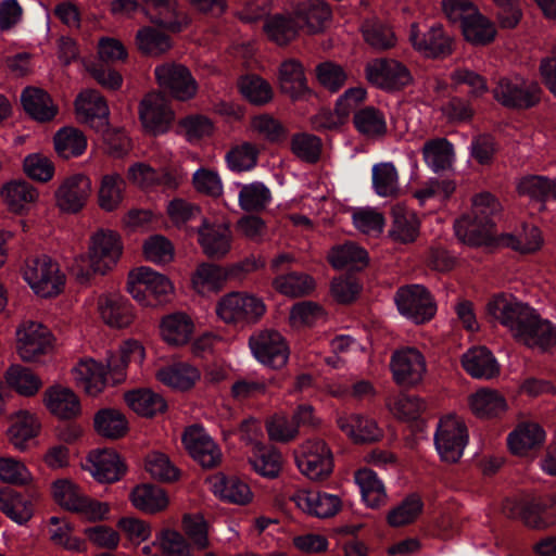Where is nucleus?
<instances>
[{"mask_svg": "<svg viewBox=\"0 0 556 556\" xmlns=\"http://www.w3.org/2000/svg\"><path fill=\"white\" fill-rule=\"evenodd\" d=\"M355 482L357 483L362 498L368 507L376 508L387 502V492L382 480L377 473L368 468L356 471Z\"/></svg>", "mask_w": 556, "mask_h": 556, "instance_id": "obj_47", "label": "nucleus"}, {"mask_svg": "<svg viewBox=\"0 0 556 556\" xmlns=\"http://www.w3.org/2000/svg\"><path fill=\"white\" fill-rule=\"evenodd\" d=\"M464 369L473 378L491 379L500 371V366L492 352L484 346H475L462 356Z\"/></svg>", "mask_w": 556, "mask_h": 556, "instance_id": "obj_34", "label": "nucleus"}, {"mask_svg": "<svg viewBox=\"0 0 556 556\" xmlns=\"http://www.w3.org/2000/svg\"><path fill=\"white\" fill-rule=\"evenodd\" d=\"M274 288L281 294L298 298L309 294L315 289V280L304 273H289L276 277Z\"/></svg>", "mask_w": 556, "mask_h": 556, "instance_id": "obj_57", "label": "nucleus"}, {"mask_svg": "<svg viewBox=\"0 0 556 556\" xmlns=\"http://www.w3.org/2000/svg\"><path fill=\"white\" fill-rule=\"evenodd\" d=\"M139 117L143 128L157 136L169 130L174 121V112L165 96L160 92H152L141 100Z\"/></svg>", "mask_w": 556, "mask_h": 556, "instance_id": "obj_15", "label": "nucleus"}, {"mask_svg": "<svg viewBox=\"0 0 556 556\" xmlns=\"http://www.w3.org/2000/svg\"><path fill=\"white\" fill-rule=\"evenodd\" d=\"M236 186L240 188L238 204L245 212H262L271 202L269 188L261 181L236 184Z\"/></svg>", "mask_w": 556, "mask_h": 556, "instance_id": "obj_50", "label": "nucleus"}, {"mask_svg": "<svg viewBox=\"0 0 556 556\" xmlns=\"http://www.w3.org/2000/svg\"><path fill=\"white\" fill-rule=\"evenodd\" d=\"M84 468L99 482H115L124 473L118 454L113 450H97L89 453Z\"/></svg>", "mask_w": 556, "mask_h": 556, "instance_id": "obj_27", "label": "nucleus"}, {"mask_svg": "<svg viewBox=\"0 0 556 556\" xmlns=\"http://www.w3.org/2000/svg\"><path fill=\"white\" fill-rule=\"evenodd\" d=\"M500 203L490 193L477 194L470 214L455 220L456 237L464 243L480 245L491 237L493 217L500 212Z\"/></svg>", "mask_w": 556, "mask_h": 556, "instance_id": "obj_3", "label": "nucleus"}, {"mask_svg": "<svg viewBox=\"0 0 556 556\" xmlns=\"http://www.w3.org/2000/svg\"><path fill=\"white\" fill-rule=\"evenodd\" d=\"M226 276L223 269L214 264H201L192 276L193 289L202 295L219 291Z\"/></svg>", "mask_w": 556, "mask_h": 556, "instance_id": "obj_60", "label": "nucleus"}, {"mask_svg": "<svg viewBox=\"0 0 556 556\" xmlns=\"http://www.w3.org/2000/svg\"><path fill=\"white\" fill-rule=\"evenodd\" d=\"M126 181L118 173L101 177L98 188V204L105 212L116 211L123 203Z\"/></svg>", "mask_w": 556, "mask_h": 556, "instance_id": "obj_42", "label": "nucleus"}, {"mask_svg": "<svg viewBox=\"0 0 556 556\" xmlns=\"http://www.w3.org/2000/svg\"><path fill=\"white\" fill-rule=\"evenodd\" d=\"M16 354L24 363H39L54 350V336L42 323L25 319L15 330Z\"/></svg>", "mask_w": 556, "mask_h": 556, "instance_id": "obj_5", "label": "nucleus"}, {"mask_svg": "<svg viewBox=\"0 0 556 556\" xmlns=\"http://www.w3.org/2000/svg\"><path fill=\"white\" fill-rule=\"evenodd\" d=\"M159 328L161 338L168 345L182 346L190 341L194 323L188 314L174 312L162 317Z\"/></svg>", "mask_w": 556, "mask_h": 556, "instance_id": "obj_30", "label": "nucleus"}, {"mask_svg": "<svg viewBox=\"0 0 556 556\" xmlns=\"http://www.w3.org/2000/svg\"><path fill=\"white\" fill-rule=\"evenodd\" d=\"M249 346L258 363L275 369L283 367L290 356L287 340L275 329L255 331L249 339Z\"/></svg>", "mask_w": 556, "mask_h": 556, "instance_id": "obj_10", "label": "nucleus"}, {"mask_svg": "<svg viewBox=\"0 0 556 556\" xmlns=\"http://www.w3.org/2000/svg\"><path fill=\"white\" fill-rule=\"evenodd\" d=\"M394 300L400 314L415 324L429 321L437 312L431 294L420 285L400 288Z\"/></svg>", "mask_w": 556, "mask_h": 556, "instance_id": "obj_12", "label": "nucleus"}, {"mask_svg": "<svg viewBox=\"0 0 556 556\" xmlns=\"http://www.w3.org/2000/svg\"><path fill=\"white\" fill-rule=\"evenodd\" d=\"M486 309L518 342L528 348L545 352L556 346V326L541 318L534 308L515 296L496 295L488 303Z\"/></svg>", "mask_w": 556, "mask_h": 556, "instance_id": "obj_1", "label": "nucleus"}, {"mask_svg": "<svg viewBox=\"0 0 556 556\" xmlns=\"http://www.w3.org/2000/svg\"><path fill=\"white\" fill-rule=\"evenodd\" d=\"M265 313L266 305L263 299L248 292H229L222 296L216 305L217 316L227 324H254Z\"/></svg>", "mask_w": 556, "mask_h": 556, "instance_id": "obj_6", "label": "nucleus"}, {"mask_svg": "<svg viewBox=\"0 0 556 556\" xmlns=\"http://www.w3.org/2000/svg\"><path fill=\"white\" fill-rule=\"evenodd\" d=\"M142 556H192L191 544L177 530L165 528L154 540L142 546Z\"/></svg>", "mask_w": 556, "mask_h": 556, "instance_id": "obj_26", "label": "nucleus"}, {"mask_svg": "<svg viewBox=\"0 0 556 556\" xmlns=\"http://www.w3.org/2000/svg\"><path fill=\"white\" fill-rule=\"evenodd\" d=\"M260 150L256 144L243 141L233 146L225 155L231 172L243 173L253 169L258 161Z\"/></svg>", "mask_w": 556, "mask_h": 556, "instance_id": "obj_59", "label": "nucleus"}, {"mask_svg": "<svg viewBox=\"0 0 556 556\" xmlns=\"http://www.w3.org/2000/svg\"><path fill=\"white\" fill-rule=\"evenodd\" d=\"M23 277L30 289L41 298L58 295L65 283V276L59 265L48 256L28 261Z\"/></svg>", "mask_w": 556, "mask_h": 556, "instance_id": "obj_8", "label": "nucleus"}, {"mask_svg": "<svg viewBox=\"0 0 556 556\" xmlns=\"http://www.w3.org/2000/svg\"><path fill=\"white\" fill-rule=\"evenodd\" d=\"M108 365L91 357H85L72 368L75 384L90 396L100 394L106 386Z\"/></svg>", "mask_w": 556, "mask_h": 556, "instance_id": "obj_23", "label": "nucleus"}, {"mask_svg": "<svg viewBox=\"0 0 556 556\" xmlns=\"http://www.w3.org/2000/svg\"><path fill=\"white\" fill-rule=\"evenodd\" d=\"M182 443L191 457L204 468H213L222 460L219 447L200 426L189 427L182 435Z\"/></svg>", "mask_w": 556, "mask_h": 556, "instance_id": "obj_18", "label": "nucleus"}, {"mask_svg": "<svg viewBox=\"0 0 556 556\" xmlns=\"http://www.w3.org/2000/svg\"><path fill=\"white\" fill-rule=\"evenodd\" d=\"M372 188L379 197H394L399 191V174L393 163L372 166Z\"/></svg>", "mask_w": 556, "mask_h": 556, "instance_id": "obj_63", "label": "nucleus"}, {"mask_svg": "<svg viewBox=\"0 0 556 556\" xmlns=\"http://www.w3.org/2000/svg\"><path fill=\"white\" fill-rule=\"evenodd\" d=\"M159 86L179 101H188L198 92V83L190 70L180 63L167 62L154 70Z\"/></svg>", "mask_w": 556, "mask_h": 556, "instance_id": "obj_13", "label": "nucleus"}, {"mask_svg": "<svg viewBox=\"0 0 556 556\" xmlns=\"http://www.w3.org/2000/svg\"><path fill=\"white\" fill-rule=\"evenodd\" d=\"M504 510L511 518H521L528 527L533 529H546L556 523V519L547 515L544 508L536 503L519 505L507 502Z\"/></svg>", "mask_w": 556, "mask_h": 556, "instance_id": "obj_49", "label": "nucleus"}, {"mask_svg": "<svg viewBox=\"0 0 556 556\" xmlns=\"http://www.w3.org/2000/svg\"><path fill=\"white\" fill-rule=\"evenodd\" d=\"M54 148L63 159H71L81 155L87 148L85 135L72 127L60 129L54 136Z\"/></svg>", "mask_w": 556, "mask_h": 556, "instance_id": "obj_58", "label": "nucleus"}, {"mask_svg": "<svg viewBox=\"0 0 556 556\" xmlns=\"http://www.w3.org/2000/svg\"><path fill=\"white\" fill-rule=\"evenodd\" d=\"M198 235L199 244L208 257L218 260L230 251L232 236L228 225L203 219Z\"/></svg>", "mask_w": 556, "mask_h": 556, "instance_id": "obj_24", "label": "nucleus"}, {"mask_svg": "<svg viewBox=\"0 0 556 556\" xmlns=\"http://www.w3.org/2000/svg\"><path fill=\"white\" fill-rule=\"evenodd\" d=\"M97 311L101 320L111 328L129 327L135 313L130 302L118 292H105L98 296Z\"/></svg>", "mask_w": 556, "mask_h": 556, "instance_id": "obj_19", "label": "nucleus"}, {"mask_svg": "<svg viewBox=\"0 0 556 556\" xmlns=\"http://www.w3.org/2000/svg\"><path fill=\"white\" fill-rule=\"evenodd\" d=\"M123 252L121 237L110 229L97 230L89 240L87 253L77 255L70 267L80 285H88L97 275L104 276L118 263Z\"/></svg>", "mask_w": 556, "mask_h": 556, "instance_id": "obj_2", "label": "nucleus"}, {"mask_svg": "<svg viewBox=\"0 0 556 556\" xmlns=\"http://www.w3.org/2000/svg\"><path fill=\"white\" fill-rule=\"evenodd\" d=\"M517 190L520 195L529 198L530 201L538 202L540 210H545V203L548 199L556 200V178L528 175L519 180Z\"/></svg>", "mask_w": 556, "mask_h": 556, "instance_id": "obj_36", "label": "nucleus"}, {"mask_svg": "<svg viewBox=\"0 0 556 556\" xmlns=\"http://www.w3.org/2000/svg\"><path fill=\"white\" fill-rule=\"evenodd\" d=\"M294 14L300 27H306L307 31L312 34L321 31L331 16L329 7L321 0L299 2Z\"/></svg>", "mask_w": 556, "mask_h": 556, "instance_id": "obj_40", "label": "nucleus"}, {"mask_svg": "<svg viewBox=\"0 0 556 556\" xmlns=\"http://www.w3.org/2000/svg\"><path fill=\"white\" fill-rule=\"evenodd\" d=\"M210 490L220 500L244 505L251 502L252 491L250 486L237 477H226L217 473L208 480Z\"/></svg>", "mask_w": 556, "mask_h": 556, "instance_id": "obj_33", "label": "nucleus"}, {"mask_svg": "<svg viewBox=\"0 0 556 556\" xmlns=\"http://www.w3.org/2000/svg\"><path fill=\"white\" fill-rule=\"evenodd\" d=\"M92 191L91 180L84 174L65 177L54 192L55 205L64 213H77L87 203Z\"/></svg>", "mask_w": 556, "mask_h": 556, "instance_id": "obj_16", "label": "nucleus"}, {"mask_svg": "<svg viewBox=\"0 0 556 556\" xmlns=\"http://www.w3.org/2000/svg\"><path fill=\"white\" fill-rule=\"evenodd\" d=\"M469 406L480 418L497 417L507 410L505 397L498 391L486 388L470 395Z\"/></svg>", "mask_w": 556, "mask_h": 556, "instance_id": "obj_44", "label": "nucleus"}, {"mask_svg": "<svg viewBox=\"0 0 556 556\" xmlns=\"http://www.w3.org/2000/svg\"><path fill=\"white\" fill-rule=\"evenodd\" d=\"M96 431L109 439H118L123 437L128 429V422L121 412L116 409H102L94 416Z\"/></svg>", "mask_w": 556, "mask_h": 556, "instance_id": "obj_61", "label": "nucleus"}, {"mask_svg": "<svg viewBox=\"0 0 556 556\" xmlns=\"http://www.w3.org/2000/svg\"><path fill=\"white\" fill-rule=\"evenodd\" d=\"M43 403L47 409L59 419H73L81 412L76 393L63 386H52L45 391Z\"/></svg>", "mask_w": 556, "mask_h": 556, "instance_id": "obj_28", "label": "nucleus"}, {"mask_svg": "<svg viewBox=\"0 0 556 556\" xmlns=\"http://www.w3.org/2000/svg\"><path fill=\"white\" fill-rule=\"evenodd\" d=\"M130 502L138 510L153 515L165 510L169 498L162 488L144 483L137 485L131 491Z\"/></svg>", "mask_w": 556, "mask_h": 556, "instance_id": "obj_38", "label": "nucleus"}, {"mask_svg": "<svg viewBox=\"0 0 556 556\" xmlns=\"http://www.w3.org/2000/svg\"><path fill=\"white\" fill-rule=\"evenodd\" d=\"M279 85L282 92L298 98L307 90L302 65L295 60L285 61L279 68Z\"/></svg>", "mask_w": 556, "mask_h": 556, "instance_id": "obj_54", "label": "nucleus"}, {"mask_svg": "<svg viewBox=\"0 0 556 556\" xmlns=\"http://www.w3.org/2000/svg\"><path fill=\"white\" fill-rule=\"evenodd\" d=\"M7 384L23 396H33L41 388V379L29 368L20 364L11 365L4 375Z\"/></svg>", "mask_w": 556, "mask_h": 556, "instance_id": "obj_52", "label": "nucleus"}, {"mask_svg": "<svg viewBox=\"0 0 556 556\" xmlns=\"http://www.w3.org/2000/svg\"><path fill=\"white\" fill-rule=\"evenodd\" d=\"M126 290L136 302L149 307L167 303L175 287L164 274L141 266L128 273Z\"/></svg>", "mask_w": 556, "mask_h": 556, "instance_id": "obj_4", "label": "nucleus"}, {"mask_svg": "<svg viewBox=\"0 0 556 556\" xmlns=\"http://www.w3.org/2000/svg\"><path fill=\"white\" fill-rule=\"evenodd\" d=\"M422 157L434 173L450 168L455 160L454 147L445 138H434L425 142Z\"/></svg>", "mask_w": 556, "mask_h": 556, "instance_id": "obj_45", "label": "nucleus"}, {"mask_svg": "<svg viewBox=\"0 0 556 556\" xmlns=\"http://www.w3.org/2000/svg\"><path fill=\"white\" fill-rule=\"evenodd\" d=\"M392 215L391 238L401 243L415 241L419 233V220L416 214L404 206H395L392 210Z\"/></svg>", "mask_w": 556, "mask_h": 556, "instance_id": "obj_51", "label": "nucleus"}, {"mask_svg": "<svg viewBox=\"0 0 556 556\" xmlns=\"http://www.w3.org/2000/svg\"><path fill=\"white\" fill-rule=\"evenodd\" d=\"M299 470L312 481H323L333 471V454L329 445L319 438L303 442L295 456Z\"/></svg>", "mask_w": 556, "mask_h": 556, "instance_id": "obj_7", "label": "nucleus"}, {"mask_svg": "<svg viewBox=\"0 0 556 556\" xmlns=\"http://www.w3.org/2000/svg\"><path fill=\"white\" fill-rule=\"evenodd\" d=\"M409 41L414 49L427 58L446 56L453 51V39L435 24L427 31H420L417 24H412Z\"/></svg>", "mask_w": 556, "mask_h": 556, "instance_id": "obj_17", "label": "nucleus"}, {"mask_svg": "<svg viewBox=\"0 0 556 556\" xmlns=\"http://www.w3.org/2000/svg\"><path fill=\"white\" fill-rule=\"evenodd\" d=\"M0 510L20 526L26 525L34 515L31 501L8 488L0 490Z\"/></svg>", "mask_w": 556, "mask_h": 556, "instance_id": "obj_41", "label": "nucleus"}, {"mask_svg": "<svg viewBox=\"0 0 556 556\" xmlns=\"http://www.w3.org/2000/svg\"><path fill=\"white\" fill-rule=\"evenodd\" d=\"M362 31L365 41L375 49L383 50L395 46L396 37L392 28L376 17L366 20Z\"/></svg>", "mask_w": 556, "mask_h": 556, "instance_id": "obj_62", "label": "nucleus"}, {"mask_svg": "<svg viewBox=\"0 0 556 556\" xmlns=\"http://www.w3.org/2000/svg\"><path fill=\"white\" fill-rule=\"evenodd\" d=\"M460 28L464 38L473 46H486L496 36L495 25L478 9Z\"/></svg>", "mask_w": 556, "mask_h": 556, "instance_id": "obj_53", "label": "nucleus"}, {"mask_svg": "<svg viewBox=\"0 0 556 556\" xmlns=\"http://www.w3.org/2000/svg\"><path fill=\"white\" fill-rule=\"evenodd\" d=\"M21 101L27 114L39 122L50 121L56 114V108L50 96L39 88L28 87L24 89Z\"/></svg>", "mask_w": 556, "mask_h": 556, "instance_id": "obj_46", "label": "nucleus"}, {"mask_svg": "<svg viewBox=\"0 0 556 556\" xmlns=\"http://www.w3.org/2000/svg\"><path fill=\"white\" fill-rule=\"evenodd\" d=\"M49 523V536L54 545L70 552L81 553L86 551L85 542L73 535V526L68 520L52 516Z\"/></svg>", "mask_w": 556, "mask_h": 556, "instance_id": "obj_55", "label": "nucleus"}, {"mask_svg": "<svg viewBox=\"0 0 556 556\" xmlns=\"http://www.w3.org/2000/svg\"><path fill=\"white\" fill-rule=\"evenodd\" d=\"M300 23L286 14L267 15L264 20L263 31L265 36L278 46L291 42L299 33Z\"/></svg>", "mask_w": 556, "mask_h": 556, "instance_id": "obj_43", "label": "nucleus"}, {"mask_svg": "<svg viewBox=\"0 0 556 556\" xmlns=\"http://www.w3.org/2000/svg\"><path fill=\"white\" fill-rule=\"evenodd\" d=\"M353 123L357 131L369 139L381 138L388 131L386 114L374 106L355 112Z\"/></svg>", "mask_w": 556, "mask_h": 556, "instance_id": "obj_48", "label": "nucleus"}, {"mask_svg": "<svg viewBox=\"0 0 556 556\" xmlns=\"http://www.w3.org/2000/svg\"><path fill=\"white\" fill-rule=\"evenodd\" d=\"M545 441V431L536 422H521L507 438L509 450L516 455H526L541 446Z\"/></svg>", "mask_w": 556, "mask_h": 556, "instance_id": "obj_35", "label": "nucleus"}, {"mask_svg": "<svg viewBox=\"0 0 556 556\" xmlns=\"http://www.w3.org/2000/svg\"><path fill=\"white\" fill-rule=\"evenodd\" d=\"M468 431L462 418L447 415L440 419L434 433V445L445 463H456L468 443Z\"/></svg>", "mask_w": 556, "mask_h": 556, "instance_id": "obj_9", "label": "nucleus"}, {"mask_svg": "<svg viewBox=\"0 0 556 556\" xmlns=\"http://www.w3.org/2000/svg\"><path fill=\"white\" fill-rule=\"evenodd\" d=\"M156 379L177 391L192 389L201 379L200 369L187 362H178L160 368L156 371Z\"/></svg>", "mask_w": 556, "mask_h": 556, "instance_id": "obj_31", "label": "nucleus"}, {"mask_svg": "<svg viewBox=\"0 0 556 556\" xmlns=\"http://www.w3.org/2000/svg\"><path fill=\"white\" fill-rule=\"evenodd\" d=\"M1 197L9 211L24 214L36 204L39 192L25 180H13L1 188Z\"/></svg>", "mask_w": 556, "mask_h": 556, "instance_id": "obj_32", "label": "nucleus"}, {"mask_svg": "<svg viewBox=\"0 0 556 556\" xmlns=\"http://www.w3.org/2000/svg\"><path fill=\"white\" fill-rule=\"evenodd\" d=\"M281 454L273 447L255 443L250 456L252 468L263 477L275 478L281 469Z\"/></svg>", "mask_w": 556, "mask_h": 556, "instance_id": "obj_56", "label": "nucleus"}, {"mask_svg": "<svg viewBox=\"0 0 556 556\" xmlns=\"http://www.w3.org/2000/svg\"><path fill=\"white\" fill-rule=\"evenodd\" d=\"M366 77L372 85L388 90L406 86L412 80L406 66L393 59H379L368 63Z\"/></svg>", "mask_w": 556, "mask_h": 556, "instance_id": "obj_20", "label": "nucleus"}, {"mask_svg": "<svg viewBox=\"0 0 556 556\" xmlns=\"http://www.w3.org/2000/svg\"><path fill=\"white\" fill-rule=\"evenodd\" d=\"M77 117L98 131L109 126V106L104 98L96 90H85L75 101Z\"/></svg>", "mask_w": 556, "mask_h": 556, "instance_id": "obj_25", "label": "nucleus"}, {"mask_svg": "<svg viewBox=\"0 0 556 556\" xmlns=\"http://www.w3.org/2000/svg\"><path fill=\"white\" fill-rule=\"evenodd\" d=\"M493 94L506 108L529 109L539 103L541 88L534 80L515 76L501 79L493 89Z\"/></svg>", "mask_w": 556, "mask_h": 556, "instance_id": "obj_11", "label": "nucleus"}, {"mask_svg": "<svg viewBox=\"0 0 556 556\" xmlns=\"http://www.w3.org/2000/svg\"><path fill=\"white\" fill-rule=\"evenodd\" d=\"M124 400L132 412L142 417H153L165 412L167 407L161 394L146 388L125 392Z\"/></svg>", "mask_w": 556, "mask_h": 556, "instance_id": "obj_37", "label": "nucleus"}, {"mask_svg": "<svg viewBox=\"0 0 556 556\" xmlns=\"http://www.w3.org/2000/svg\"><path fill=\"white\" fill-rule=\"evenodd\" d=\"M251 130L271 143H281L288 137V129L275 117L261 114L251 118Z\"/></svg>", "mask_w": 556, "mask_h": 556, "instance_id": "obj_64", "label": "nucleus"}, {"mask_svg": "<svg viewBox=\"0 0 556 556\" xmlns=\"http://www.w3.org/2000/svg\"><path fill=\"white\" fill-rule=\"evenodd\" d=\"M11 425L8 429L10 443L18 451L27 448V442L37 437L41 424L36 413L27 409H18L10 417Z\"/></svg>", "mask_w": 556, "mask_h": 556, "instance_id": "obj_29", "label": "nucleus"}, {"mask_svg": "<svg viewBox=\"0 0 556 556\" xmlns=\"http://www.w3.org/2000/svg\"><path fill=\"white\" fill-rule=\"evenodd\" d=\"M391 369L396 383L413 387L422 381L427 372V363L419 350L407 346L393 353Z\"/></svg>", "mask_w": 556, "mask_h": 556, "instance_id": "obj_14", "label": "nucleus"}, {"mask_svg": "<svg viewBox=\"0 0 556 556\" xmlns=\"http://www.w3.org/2000/svg\"><path fill=\"white\" fill-rule=\"evenodd\" d=\"M291 501L302 511L318 517L329 518L334 516L341 508V500L334 494L312 490H298Z\"/></svg>", "mask_w": 556, "mask_h": 556, "instance_id": "obj_22", "label": "nucleus"}, {"mask_svg": "<svg viewBox=\"0 0 556 556\" xmlns=\"http://www.w3.org/2000/svg\"><path fill=\"white\" fill-rule=\"evenodd\" d=\"M328 261L336 269H363L369 261L367 251L355 242L334 245L328 253Z\"/></svg>", "mask_w": 556, "mask_h": 556, "instance_id": "obj_39", "label": "nucleus"}, {"mask_svg": "<svg viewBox=\"0 0 556 556\" xmlns=\"http://www.w3.org/2000/svg\"><path fill=\"white\" fill-rule=\"evenodd\" d=\"M338 428L354 443L365 444L379 441L383 437L377 421L366 415L351 413L337 418Z\"/></svg>", "mask_w": 556, "mask_h": 556, "instance_id": "obj_21", "label": "nucleus"}]
</instances>
